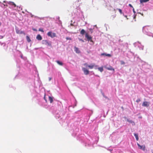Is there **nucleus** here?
<instances>
[{
	"instance_id": "f257e3e1",
	"label": "nucleus",
	"mask_w": 153,
	"mask_h": 153,
	"mask_svg": "<svg viewBox=\"0 0 153 153\" xmlns=\"http://www.w3.org/2000/svg\"><path fill=\"white\" fill-rule=\"evenodd\" d=\"M152 28L149 26H144L143 28V32L148 36L153 37V34L151 32Z\"/></svg>"
},
{
	"instance_id": "f03ea898",
	"label": "nucleus",
	"mask_w": 153,
	"mask_h": 153,
	"mask_svg": "<svg viewBox=\"0 0 153 153\" xmlns=\"http://www.w3.org/2000/svg\"><path fill=\"white\" fill-rule=\"evenodd\" d=\"M134 45L135 47H138L139 48L140 50H143V46L142 45L141 43L138 42L134 43Z\"/></svg>"
},
{
	"instance_id": "7ed1b4c3",
	"label": "nucleus",
	"mask_w": 153,
	"mask_h": 153,
	"mask_svg": "<svg viewBox=\"0 0 153 153\" xmlns=\"http://www.w3.org/2000/svg\"><path fill=\"white\" fill-rule=\"evenodd\" d=\"M123 118L124 119L125 121H126L129 123H131L132 126H134L135 125V123L133 120L128 119L126 117H124Z\"/></svg>"
},
{
	"instance_id": "20e7f679",
	"label": "nucleus",
	"mask_w": 153,
	"mask_h": 153,
	"mask_svg": "<svg viewBox=\"0 0 153 153\" xmlns=\"http://www.w3.org/2000/svg\"><path fill=\"white\" fill-rule=\"evenodd\" d=\"M47 35L48 36L51 37L52 38L56 36V33H52L51 31H50L48 32L47 33Z\"/></svg>"
},
{
	"instance_id": "39448f33",
	"label": "nucleus",
	"mask_w": 153,
	"mask_h": 153,
	"mask_svg": "<svg viewBox=\"0 0 153 153\" xmlns=\"http://www.w3.org/2000/svg\"><path fill=\"white\" fill-rule=\"evenodd\" d=\"M85 37L87 39L88 41H90L91 42H93L92 40V37L89 36L87 33L85 34Z\"/></svg>"
},
{
	"instance_id": "423d86ee",
	"label": "nucleus",
	"mask_w": 153,
	"mask_h": 153,
	"mask_svg": "<svg viewBox=\"0 0 153 153\" xmlns=\"http://www.w3.org/2000/svg\"><path fill=\"white\" fill-rule=\"evenodd\" d=\"M42 44L44 45H47L51 46V42H48L46 40H43L42 41Z\"/></svg>"
},
{
	"instance_id": "0eeeda50",
	"label": "nucleus",
	"mask_w": 153,
	"mask_h": 153,
	"mask_svg": "<svg viewBox=\"0 0 153 153\" xmlns=\"http://www.w3.org/2000/svg\"><path fill=\"white\" fill-rule=\"evenodd\" d=\"M150 105V103L149 102L145 101L142 104V105L143 106L147 107L149 106Z\"/></svg>"
},
{
	"instance_id": "6e6552de",
	"label": "nucleus",
	"mask_w": 153,
	"mask_h": 153,
	"mask_svg": "<svg viewBox=\"0 0 153 153\" xmlns=\"http://www.w3.org/2000/svg\"><path fill=\"white\" fill-rule=\"evenodd\" d=\"M82 70L83 71L85 74L87 75L89 73V71L85 68H82Z\"/></svg>"
},
{
	"instance_id": "1a4fd4ad",
	"label": "nucleus",
	"mask_w": 153,
	"mask_h": 153,
	"mask_svg": "<svg viewBox=\"0 0 153 153\" xmlns=\"http://www.w3.org/2000/svg\"><path fill=\"white\" fill-rule=\"evenodd\" d=\"M16 32L17 34H23L24 35H25V33L23 31H20V30H16Z\"/></svg>"
},
{
	"instance_id": "9d476101",
	"label": "nucleus",
	"mask_w": 153,
	"mask_h": 153,
	"mask_svg": "<svg viewBox=\"0 0 153 153\" xmlns=\"http://www.w3.org/2000/svg\"><path fill=\"white\" fill-rule=\"evenodd\" d=\"M137 145L140 149H141L143 151L145 150V147L144 146H141L138 143H137Z\"/></svg>"
},
{
	"instance_id": "9b49d317",
	"label": "nucleus",
	"mask_w": 153,
	"mask_h": 153,
	"mask_svg": "<svg viewBox=\"0 0 153 153\" xmlns=\"http://www.w3.org/2000/svg\"><path fill=\"white\" fill-rule=\"evenodd\" d=\"M97 66L95 65L94 64H92L91 65H88V67H89L90 69H92L94 67L97 68Z\"/></svg>"
},
{
	"instance_id": "f8f14e48",
	"label": "nucleus",
	"mask_w": 153,
	"mask_h": 153,
	"mask_svg": "<svg viewBox=\"0 0 153 153\" xmlns=\"http://www.w3.org/2000/svg\"><path fill=\"white\" fill-rule=\"evenodd\" d=\"M101 56H108V57H110L111 56V55L110 54H107L106 53H102L101 54Z\"/></svg>"
},
{
	"instance_id": "ddd939ff",
	"label": "nucleus",
	"mask_w": 153,
	"mask_h": 153,
	"mask_svg": "<svg viewBox=\"0 0 153 153\" xmlns=\"http://www.w3.org/2000/svg\"><path fill=\"white\" fill-rule=\"evenodd\" d=\"M7 3L9 4V5H13L14 7H16V4L13 2L11 1H9L7 2Z\"/></svg>"
},
{
	"instance_id": "4468645a",
	"label": "nucleus",
	"mask_w": 153,
	"mask_h": 153,
	"mask_svg": "<svg viewBox=\"0 0 153 153\" xmlns=\"http://www.w3.org/2000/svg\"><path fill=\"white\" fill-rule=\"evenodd\" d=\"M74 51L75 52L77 53H79L80 52V51L79 50V49L76 47H74Z\"/></svg>"
},
{
	"instance_id": "2eb2a0df",
	"label": "nucleus",
	"mask_w": 153,
	"mask_h": 153,
	"mask_svg": "<svg viewBox=\"0 0 153 153\" xmlns=\"http://www.w3.org/2000/svg\"><path fill=\"white\" fill-rule=\"evenodd\" d=\"M129 55H130L131 56H133L134 55V53H132L131 52V51L128 52V55H127V56L128 58H130L131 57V56H130Z\"/></svg>"
},
{
	"instance_id": "dca6fc26",
	"label": "nucleus",
	"mask_w": 153,
	"mask_h": 153,
	"mask_svg": "<svg viewBox=\"0 0 153 153\" xmlns=\"http://www.w3.org/2000/svg\"><path fill=\"white\" fill-rule=\"evenodd\" d=\"M37 39L38 40H41L42 39V38L41 35L39 34H38L37 35L36 37Z\"/></svg>"
},
{
	"instance_id": "f3484780",
	"label": "nucleus",
	"mask_w": 153,
	"mask_h": 153,
	"mask_svg": "<svg viewBox=\"0 0 153 153\" xmlns=\"http://www.w3.org/2000/svg\"><path fill=\"white\" fill-rule=\"evenodd\" d=\"M80 33L82 35H84L85 33H86L84 30L82 29L80 31Z\"/></svg>"
},
{
	"instance_id": "a211bd4d",
	"label": "nucleus",
	"mask_w": 153,
	"mask_h": 153,
	"mask_svg": "<svg viewBox=\"0 0 153 153\" xmlns=\"http://www.w3.org/2000/svg\"><path fill=\"white\" fill-rule=\"evenodd\" d=\"M138 135V134H137L134 133V135L135 137L136 140L137 141L139 139Z\"/></svg>"
},
{
	"instance_id": "6ab92c4d",
	"label": "nucleus",
	"mask_w": 153,
	"mask_h": 153,
	"mask_svg": "<svg viewBox=\"0 0 153 153\" xmlns=\"http://www.w3.org/2000/svg\"><path fill=\"white\" fill-rule=\"evenodd\" d=\"M49 99L50 101V102L52 103L53 102V98L51 97H49Z\"/></svg>"
},
{
	"instance_id": "aec40b11",
	"label": "nucleus",
	"mask_w": 153,
	"mask_h": 153,
	"mask_svg": "<svg viewBox=\"0 0 153 153\" xmlns=\"http://www.w3.org/2000/svg\"><path fill=\"white\" fill-rule=\"evenodd\" d=\"M98 69L101 72H102L103 71V67H99Z\"/></svg>"
},
{
	"instance_id": "412c9836",
	"label": "nucleus",
	"mask_w": 153,
	"mask_h": 153,
	"mask_svg": "<svg viewBox=\"0 0 153 153\" xmlns=\"http://www.w3.org/2000/svg\"><path fill=\"white\" fill-rule=\"evenodd\" d=\"M26 39L27 41L29 42L31 41V40L29 37L27 36H26Z\"/></svg>"
},
{
	"instance_id": "4be33fe9",
	"label": "nucleus",
	"mask_w": 153,
	"mask_h": 153,
	"mask_svg": "<svg viewBox=\"0 0 153 153\" xmlns=\"http://www.w3.org/2000/svg\"><path fill=\"white\" fill-rule=\"evenodd\" d=\"M56 62L59 65H63V63L62 62H60L59 61H56Z\"/></svg>"
},
{
	"instance_id": "5701e85b",
	"label": "nucleus",
	"mask_w": 153,
	"mask_h": 153,
	"mask_svg": "<svg viewBox=\"0 0 153 153\" xmlns=\"http://www.w3.org/2000/svg\"><path fill=\"white\" fill-rule=\"evenodd\" d=\"M149 0H140V2L142 3L143 2H146L149 1Z\"/></svg>"
},
{
	"instance_id": "b1692460",
	"label": "nucleus",
	"mask_w": 153,
	"mask_h": 153,
	"mask_svg": "<svg viewBox=\"0 0 153 153\" xmlns=\"http://www.w3.org/2000/svg\"><path fill=\"white\" fill-rule=\"evenodd\" d=\"M107 69L108 70H113L114 71V69L111 67H109L107 68Z\"/></svg>"
},
{
	"instance_id": "393cba45",
	"label": "nucleus",
	"mask_w": 153,
	"mask_h": 153,
	"mask_svg": "<svg viewBox=\"0 0 153 153\" xmlns=\"http://www.w3.org/2000/svg\"><path fill=\"white\" fill-rule=\"evenodd\" d=\"M117 10H118L119 12H120V13L121 14H122L123 13H122V10L121 9H117Z\"/></svg>"
},
{
	"instance_id": "a878e982",
	"label": "nucleus",
	"mask_w": 153,
	"mask_h": 153,
	"mask_svg": "<svg viewBox=\"0 0 153 153\" xmlns=\"http://www.w3.org/2000/svg\"><path fill=\"white\" fill-rule=\"evenodd\" d=\"M39 31H40L42 32H44V30H43V29L42 28H39Z\"/></svg>"
},
{
	"instance_id": "bb28decb",
	"label": "nucleus",
	"mask_w": 153,
	"mask_h": 153,
	"mask_svg": "<svg viewBox=\"0 0 153 153\" xmlns=\"http://www.w3.org/2000/svg\"><path fill=\"white\" fill-rule=\"evenodd\" d=\"M66 39L67 40H72V39L71 38H70V37H67L66 38Z\"/></svg>"
},
{
	"instance_id": "cd10ccee",
	"label": "nucleus",
	"mask_w": 153,
	"mask_h": 153,
	"mask_svg": "<svg viewBox=\"0 0 153 153\" xmlns=\"http://www.w3.org/2000/svg\"><path fill=\"white\" fill-rule=\"evenodd\" d=\"M140 101V99H138L136 101L137 102H139Z\"/></svg>"
},
{
	"instance_id": "c85d7f7f",
	"label": "nucleus",
	"mask_w": 153,
	"mask_h": 153,
	"mask_svg": "<svg viewBox=\"0 0 153 153\" xmlns=\"http://www.w3.org/2000/svg\"><path fill=\"white\" fill-rule=\"evenodd\" d=\"M78 39L79 40V41H82V42H84V40L81 39H80L79 38H78Z\"/></svg>"
},
{
	"instance_id": "c756f323",
	"label": "nucleus",
	"mask_w": 153,
	"mask_h": 153,
	"mask_svg": "<svg viewBox=\"0 0 153 153\" xmlns=\"http://www.w3.org/2000/svg\"><path fill=\"white\" fill-rule=\"evenodd\" d=\"M84 65L86 67H88V65H89L87 64V63H85L84 64Z\"/></svg>"
},
{
	"instance_id": "7c9ffc66",
	"label": "nucleus",
	"mask_w": 153,
	"mask_h": 153,
	"mask_svg": "<svg viewBox=\"0 0 153 153\" xmlns=\"http://www.w3.org/2000/svg\"><path fill=\"white\" fill-rule=\"evenodd\" d=\"M121 63L122 64H125L124 62L123 61H121Z\"/></svg>"
},
{
	"instance_id": "2f4dec72",
	"label": "nucleus",
	"mask_w": 153,
	"mask_h": 153,
	"mask_svg": "<svg viewBox=\"0 0 153 153\" xmlns=\"http://www.w3.org/2000/svg\"><path fill=\"white\" fill-rule=\"evenodd\" d=\"M123 16H124V17H125L126 18H127V19H128V18H127V16H126V15H124V13H123Z\"/></svg>"
},
{
	"instance_id": "473e14b6",
	"label": "nucleus",
	"mask_w": 153,
	"mask_h": 153,
	"mask_svg": "<svg viewBox=\"0 0 153 153\" xmlns=\"http://www.w3.org/2000/svg\"><path fill=\"white\" fill-rule=\"evenodd\" d=\"M129 5L130 7H132V8H133V7L132 6V5H131V4H129V5Z\"/></svg>"
},
{
	"instance_id": "72a5a7b5",
	"label": "nucleus",
	"mask_w": 153,
	"mask_h": 153,
	"mask_svg": "<svg viewBox=\"0 0 153 153\" xmlns=\"http://www.w3.org/2000/svg\"><path fill=\"white\" fill-rule=\"evenodd\" d=\"M133 12L134 13H135L136 12H135V11L134 10V9L133 8Z\"/></svg>"
},
{
	"instance_id": "f704fd0d",
	"label": "nucleus",
	"mask_w": 153,
	"mask_h": 153,
	"mask_svg": "<svg viewBox=\"0 0 153 153\" xmlns=\"http://www.w3.org/2000/svg\"><path fill=\"white\" fill-rule=\"evenodd\" d=\"M44 99L46 101V100L45 99V96L44 97Z\"/></svg>"
},
{
	"instance_id": "c9c22d12",
	"label": "nucleus",
	"mask_w": 153,
	"mask_h": 153,
	"mask_svg": "<svg viewBox=\"0 0 153 153\" xmlns=\"http://www.w3.org/2000/svg\"><path fill=\"white\" fill-rule=\"evenodd\" d=\"M51 78H50V79H49V80H51Z\"/></svg>"
},
{
	"instance_id": "e433bc0d",
	"label": "nucleus",
	"mask_w": 153,
	"mask_h": 153,
	"mask_svg": "<svg viewBox=\"0 0 153 153\" xmlns=\"http://www.w3.org/2000/svg\"><path fill=\"white\" fill-rule=\"evenodd\" d=\"M135 16L134 17V18H135Z\"/></svg>"
},
{
	"instance_id": "4c0bfd02",
	"label": "nucleus",
	"mask_w": 153,
	"mask_h": 153,
	"mask_svg": "<svg viewBox=\"0 0 153 153\" xmlns=\"http://www.w3.org/2000/svg\"><path fill=\"white\" fill-rule=\"evenodd\" d=\"M1 23L0 22V25H1Z\"/></svg>"
},
{
	"instance_id": "58836bf2",
	"label": "nucleus",
	"mask_w": 153,
	"mask_h": 153,
	"mask_svg": "<svg viewBox=\"0 0 153 153\" xmlns=\"http://www.w3.org/2000/svg\"><path fill=\"white\" fill-rule=\"evenodd\" d=\"M152 153H153V152H152Z\"/></svg>"
}]
</instances>
